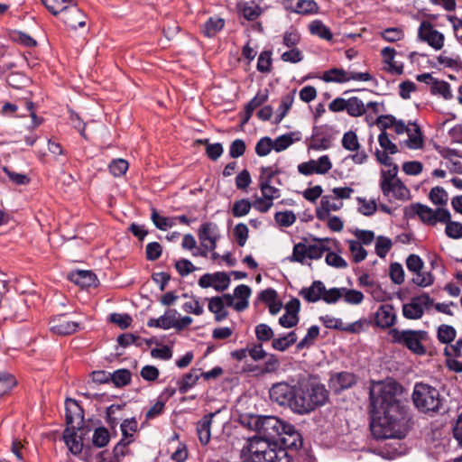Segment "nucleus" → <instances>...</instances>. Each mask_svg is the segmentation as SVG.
<instances>
[{"instance_id": "f257e3e1", "label": "nucleus", "mask_w": 462, "mask_h": 462, "mask_svg": "<svg viewBox=\"0 0 462 462\" xmlns=\"http://www.w3.org/2000/svg\"><path fill=\"white\" fill-rule=\"evenodd\" d=\"M402 390L395 381L372 383L370 429L376 439H403L411 430L412 420L409 410L399 399Z\"/></svg>"}, {"instance_id": "f03ea898", "label": "nucleus", "mask_w": 462, "mask_h": 462, "mask_svg": "<svg viewBox=\"0 0 462 462\" xmlns=\"http://www.w3.org/2000/svg\"><path fill=\"white\" fill-rule=\"evenodd\" d=\"M328 395L325 385L315 377L300 379L294 385L285 381L278 382L269 390L272 402L300 415L309 414L323 406Z\"/></svg>"}, {"instance_id": "7ed1b4c3", "label": "nucleus", "mask_w": 462, "mask_h": 462, "mask_svg": "<svg viewBox=\"0 0 462 462\" xmlns=\"http://www.w3.org/2000/svg\"><path fill=\"white\" fill-rule=\"evenodd\" d=\"M65 420L66 429L63 431V440L69 451L74 455H79L83 449V439H77L78 430L84 424V410L79 402L71 398L65 401Z\"/></svg>"}, {"instance_id": "20e7f679", "label": "nucleus", "mask_w": 462, "mask_h": 462, "mask_svg": "<svg viewBox=\"0 0 462 462\" xmlns=\"http://www.w3.org/2000/svg\"><path fill=\"white\" fill-rule=\"evenodd\" d=\"M242 462H294V458L283 448L263 440H252L247 448L241 451Z\"/></svg>"}, {"instance_id": "39448f33", "label": "nucleus", "mask_w": 462, "mask_h": 462, "mask_svg": "<svg viewBox=\"0 0 462 462\" xmlns=\"http://www.w3.org/2000/svg\"><path fill=\"white\" fill-rule=\"evenodd\" d=\"M411 399L418 411L430 415L440 412L445 402L437 388L424 383L414 385Z\"/></svg>"}, {"instance_id": "423d86ee", "label": "nucleus", "mask_w": 462, "mask_h": 462, "mask_svg": "<svg viewBox=\"0 0 462 462\" xmlns=\"http://www.w3.org/2000/svg\"><path fill=\"white\" fill-rule=\"evenodd\" d=\"M287 423L275 416L259 415L251 417L248 425L259 434V438L253 440H263L277 447V438L281 436Z\"/></svg>"}, {"instance_id": "0eeeda50", "label": "nucleus", "mask_w": 462, "mask_h": 462, "mask_svg": "<svg viewBox=\"0 0 462 462\" xmlns=\"http://www.w3.org/2000/svg\"><path fill=\"white\" fill-rule=\"evenodd\" d=\"M389 336L393 344L404 346L413 354L422 356L426 353V348L421 344L428 337L425 330L391 328Z\"/></svg>"}, {"instance_id": "6e6552de", "label": "nucleus", "mask_w": 462, "mask_h": 462, "mask_svg": "<svg viewBox=\"0 0 462 462\" xmlns=\"http://www.w3.org/2000/svg\"><path fill=\"white\" fill-rule=\"evenodd\" d=\"M328 109L334 113L346 111L347 115L352 117L362 116L365 114V106L363 100L357 97H351L348 99L337 97L328 104Z\"/></svg>"}, {"instance_id": "1a4fd4ad", "label": "nucleus", "mask_w": 462, "mask_h": 462, "mask_svg": "<svg viewBox=\"0 0 462 462\" xmlns=\"http://www.w3.org/2000/svg\"><path fill=\"white\" fill-rule=\"evenodd\" d=\"M302 445L303 439L300 433L288 422L281 432V436L277 438V448H283L293 457L292 452H298Z\"/></svg>"}, {"instance_id": "9d476101", "label": "nucleus", "mask_w": 462, "mask_h": 462, "mask_svg": "<svg viewBox=\"0 0 462 462\" xmlns=\"http://www.w3.org/2000/svg\"><path fill=\"white\" fill-rule=\"evenodd\" d=\"M434 304V300L426 292L411 298L409 303L402 305V315L407 319H420L424 314L423 308L428 309Z\"/></svg>"}, {"instance_id": "9b49d317", "label": "nucleus", "mask_w": 462, "mask_h": 462, "mask_svg": "<svg viewBox=\"0 0 462 462\" xmlns=\"http://www.w3.org/2000/svg\"><path fill=\"white\" fill-rule=\"evenodd\" d=\"M358 382V376L351 372H331L328 379V387L336 394L352 388Z\"/></svg>"}, {"instance_id": "f8f14e48", "label": "nucleus", "mask_w": 462, "mask_h": 462, "mask_svg": "<svg viewBox=\"0 0 462 462\" xmlns=\"http://www.w3.org/2000/svg\"><path fill=\"white\" fill-rule=\"evenodd\" d=\"M60 20L71 29L76 30L86 25V15L76 4L70 3L60 14Z\"/></svg>"}, {"instance_id": "ddd939ff", "label": "nucleus", "mask_w": 462, "mask_h": 462, "mask_svg": "<svg viewBox=\"0 0 462 462\" xmlns=\"http://www.w3.org/2000/svg\"><path fill=\"white\" fill-rule=\"evenodd\" d=\"M416 216H418L420 219L427 225H436L434 210L424 204L419 202L413 203L404 208V217L406 218H413Z\"/></svg>"}, {"instance_id": "4468645a", "label": "nucleus", "mask_w": 462, "mask_h": 462, "mask_svg": "<svg viewBox=\"0 0 462 462\" xmlns=\"http://www.w3.org/2000/svg\"><path fill=\"white\" fill-rule=\"evenodd\" d=\"M396 323V314L394 308L391 304H383L379 306L374 314V326L385 329L392 328Z\"/></svg>"}, {"instance_id": "2eb2a0df", "label": "nucleus", "mask_w": 462, "mask_h": 462, "mask_svg": "<svg viewBox=\"0 0 462 462\" xmlns=\"http://www.w3.org/2000/svg\"><path fill=\"white\" fill-rule=\"evenodd\" d=\"M51 331L60 336H68L75 333L79 324L75 321L69 320L66 314H60L54 317L51 321Z\"/></svg>"}, {"instance_id": "dca6fc26", "label": "nucleus", "mask_w": 462, "mask_h": 462, "mask_svg": "<svg viewBox=\"0 0 462 462\" xmlns=\"http://www.w3.org/2000/svg\"><path fill=\"white\" fill-rule=\"evenodd\" d=\"M380 187L384 196L392 195L396 199H405L409 194V189L400 179H396L393 182L388 180H381Z\"/></svg>"}, {"instance_id": "f3484780", "label": "nucleus", "mask_w": 462, "mask_h": 462, "mask_svg": "<svg viewBox=\"0 0 462 462\" xmlns=\"http://www.w3.org/2000/svg\"><path fill=\"white\" fill-rule=\"evenodd\" d=\"M68 279L81 287L97 286L98 280L92 271L77 270L68 274Z\"/></svg>"}, {"instance_id": "a211bd4d", "label": "nucleus", "mask_w": 462, "mask_h": 462, "mask_svg": "<svg viewBox=\"0 0 462 462\" xmlns=\"http://www.w3.org/2000/svg\"><path fill=\"white\" fill-rule=\"evenodd\" d=\"M215 415L216 413L214 412L206 414L197 423V433L202 445H207L210 440V428L212 424V419Z\"/></svg>"}, {"instance_id": "6ab92c4d", "label": "nucleus", "mask_w": 462, "mask_h": 462, "mask_svg": "<svg viewBox=\"0 0 462 462\" xmlns=\"http://www.w3.org/2000/svg\"><path fill=\"white\" fill-rule=\"evenodd\" d=\"M325 285L321 281H314L310 287H303L299 294L308 302H317L321 300Z\"/></svg>"}, {"instance_id": "aec40b11", "label": "nucleus", "mask_w": 462, "mask_h": 462, "mask_svg": "<svg viewBox=\"0 0 462 462\" xmlns=\"http://www.w3.org/2000/svg\"><path fill=\"white\" fill-rule=\"evenodd\" d=\"M198 236L201 245H205V243L210 239L220 238L218 226L214 222H205L201 224Z\"/></svg>"}, {"instance_id": "412c9836", "label": "nucleus", "mask_w": 462, "mask_h": 462, "mask_svg": "<svg viewBox=\"0 0 462 462\" xmlns=\"http://www.w3.org/2000/svg\"><path fill=\"white\" fill-rule=\"evenodd\" d=\"M199 371V369L192 368L177 382L180 393H186L197 383L199 379L201 377Z\"/></svg>"}, {"instance_id": "4be33fe9", "label": "nucleus", "mask_w": 462, "mask_h": 462, "mask_svg": "<svg viewBox=\"0 0 462 462\" xmlns=\"http://www.w3.org/2000/svg\"><path fill=\"white\" fill-rule=\"evenodd\" d=\"M208 310L215 314V320L217 322L226 319L228 316L223 298L220 296H215L208 300Z\"/></svg>"}, {"instance_id": "5701e85b", "label": "nucleus", "mask_w": 462, "mask_h": 462, "mask_svg": "<svg viewBox=\"0 0 462 462\" xmlns=\"http://www.w3.org/2000/svg\"><path fill=\"white\" fill-rule=\"evenodd\" d=\"M296 90L294 89L292 92L285 95L282 97L281 104L277 109L276 116L273 121V124H280L282 120L286 116L288 112L292 106L294 101V95Z\"/></svg>"}, {"instance_id": "b1692460", "label": "nucleus", "mask_w": 462, "mask_h": 462, "mask_svg": "<svg viewBox=\"0 0 462 462\" xmlns=\"http://www.w3.org/2000/svg\"><path fill=\"white\" fill-rule=\"evenodd\" d=\"M321 79L325 82L345 83L349 81V72L343 69L333 68L325 71Z\"/></svg>"}, {"instance_id": "393cba45", "label": "nucleus", "mask_w": 462, "mask_h": 462, "mask_svg": "<svg viewBox=\"0 0 462 462\" xmlns=\"http://www.w3.org/2000/svg\"><path fill=\"white\" fill-rule=\"evenodd\" d=\"M333 199L331 196H323L320 200V207L316 208V217L319 220L324 221L328 218L331 210L337 211L340 208L339 205H330V199Z\"/></svg>"}, {"instance_id": "a878e982", "label": "nucleus", "mask_w": 462, "mask_h": 462, "mask_svg": "<svg viewBox=\"0 0 462 462\" xmlns=\"http://www.w3.org/2000/svg\"><path fill=\"white\" fill-rule=\"evenodd\" d=\"M225 25V21L219 17H210L203 25L202 32L205 36L211 38L220 32Z\"/></svg>"}, {"instance_id": "bb28decb", "label": "nucleus", "mask_w": 462, "mask_h": 462, "mask_svg": "<svg viewBox=\"0 0 462 462\" xmlns=\"http://www.w3.org/2000/svg\"><path fill=\"white\" fill-rule=\"evenodd\" d=\"M414 126L413 132L411 129L410 133H407L409 138L405 141L406 145L410 149H420L423 145V136L420 126L416 123H409Z\"/></svg>"}, {"instance_id": "cd10ccee", "label": "nucleus", "mask_w": 462, "mask_h": 462, "mask_svg": "<svg viewBox=\"0 0 462 462\" xmlns=\"http://www.w3.org/2000/svg\"><path fill=\"white\" fill-rule=\"evenodd\" d=\"M311 34L327 41H331L333 34L328 27H327L320 20H315L309 25Z\"/></svg>"}, {"instance_id": "c85d7f7f", "label": "nucleus", "mask_w": 462, "mask_h": 462, "mask_svg": "<svg viewBox=\"0 0 462 462\" xmlns=\"http://www.w3.org/2000/svg\"><path fill=\"white\" fill-rule=\"evenodd\" d=\"M306 258H308V245L303 242H300L294 245L292 254L287 257V260L291 263L303 264Z\"/></svg>"}, {"instance_id": "c756f323", "label": "nucleus", "mask_w": 462, "mask_h": 462, "mask_svg": "<svg viewBox=\"0 0 462 462\" xmlns=\"http://www.w3.org/2000/svg\"><path fill=\"white\" fill-rule=\"evenodd\" d=\"M457 337V331L450 325L442 324L438 328L437 337L442 344L451 343Z\"/></svg>"}, {"instance_id": "7c9ffc66", "label": "nucleus", "mask_w": 462, "mask_h": 462, "mask_svg": "<svg viewBox=\"0 0 462 462\" xmlns=\"http://www.w3.org/2000/svg\"><path fill=\"white\" fill-rule=\"evenodd\" d=\"M110 440V433L108 430L103 426L98 427L95 430L92 443L96 448L106 447Z\"/></svg>"}, {"instance_id": "2f4dec72", "label": "nucleus", "mask_w": 462, "mask_h": 462, "mask_svg": "<svg viewBox=\"0 0 462 462\" xmlns=\"http://www.w3.org/2000/svg\"><path fill=\"white\" fill-rule=\"evenodd\" d=\"M131 372L128 369H118L111 374L110 382L116 387H124L131 382Z\"/></svg>"}, {"instance_id": "473e14b6", "label": "nucleus", "mask_w": 462, "mask_h": 462, "mask_svg": "<svg viewBox=\"0 0 462 462\" xmlns=\"http://www.w3.org/2000/svg\"><path fill=\"white\" fill-rule=\"evenodd\" d=\"M429 199L434 205L445 206L448 203V195L442 187L437 186L430 189Z\"/></svg>"}, {"instance_id": "72a5a7b5", "label": "nucleus", "mask_w": 462, "mask_h": 462, "mask_svg": "<svg viewBox=\"0 0 462 462\" xmlns=\"http://www.w3.org/2000/svg\"><path fill=\"white\" fill-rule=\"evenodd\" d=\"M431 93L433 95H440L447 100L451 99L453 97L450 90V85L446 81L439 80L437 79L433 81L431 86Z\"/></svg>"}, {"instance_id": "f704fd0d", "label": "nucleus", "mask_w": 462, "mask_h": 462, "mask_svg": "<svg viewBox=\"0 0 462 462\" xmlns=\"http://www.w3.org/2000/svg\"><path fill=\"white\" fill-rule=\"evenodd\" d=\"M151 219L153 225L160 230L165 231L174 226L172 218L161 216L155 208L152 209Z\"/></svg>"}, {"instance_id": "c9c22d12", "label": "nucleus", "mask_w": 462, "mask_h": 462, "mask_svg": "<svg viewBox=\"0 0 462 462\" xmlns=\"http://www.w3.org/2000/svg\"><path fill=\"white\" fill-rule=\"evenodd\" d=\"M213 288L217 291H226L230 284V277L225 272H216L213 273Z\"/></svg>"}, {"instance_id": "e433bc0d", "label": "nucleus", "mask_w": 462, "mask_h": 462, "mask_svg": "<svg viewBox=\"0 0 462 462\" xmlns=\"http://www.w3.org/2000/svg\"><path fill=\"white\" fill-rule=\"evenodd\" d=\"M341 143L344 149L350 152L358 151L360 148L357 135L354 131H348L345 133Z\"/></svg>"}, {"instance_id": "4c0bfd02", "label": "nucleus", "mask_w": 462, "mask_h": 462, "mask_svg": "<svg viewBox=\"0 0 462 462\" xmlns=\"http://www.w3.org/2000/svg\"><path fill=\"white\" fill-rule=\"evenodd\" d=\"M319 335V328L317 325L311 326L306 336L297 344V349L301 350L313 345L314 341Z\"/></svg>"}, {"instance_id": "58836bf2", "label": "nucleus", "mask_w": 462, "mask_h": 462, "mask_svg": "<svg viewBox=\"0 0 462 462\" xmlns=\"http://www.w3.org/2000/svg\"><path fill=\"white\" fill-rule=\"evenodd\" d=\"M393 246L392 240L389 237L379 236L376 238L375 242V254L380 258H384L386 254L389 253Z\"/></svg>"}, {"instance_id": "ea45409f", "label": "nucleus", "mask_w": 462, "mask_h": 462, "mask_svg": "<svg viewBox=\"0 0 462 462\" xmlns=\"http://www.w3.org/2000/svg\"><path fill=\"white\" fill-rule=\"evenodd\" d=\"M254 332L256 339L262 344L271 340L274 336L272 328L265 323L258 324L254 328Z\"/></svg>"}, {"instance_id": "a19ab883", "label": "nucleus", "mask_w": 462, "mask_h": 462, "mask_svg": "<svg viewBox=\"0 0 462 462\" xmlns=\"http://www.w3.org/2000/svg\"><path fill=\"white\" fill-rule=\"evenodd\" d=\"M342 298L348 304L357 305L364 300V294L360 291L342 287Z\"/></svg>"}, {"instance_id": "79ce46f5", "label": "nucleus", "mask_w": 462, "mask_h": 462, "mask_svg": "<svg viewBox=\"0 0 462 462\" xmlns=\"http://www.w3.org/2000/svg\"><path fill=\"white\" fill-rule=\"evenodd\" d=\"M444 39L442 32L434 30L430 31V35L428 37H422V42H427L430 46L438 51L442 49L444 45Z\"/></svg>"}, {"instance_id": "37998d69", "label": "nucleus", "mask_w": 462, "mask_h": 462, "mask_svg": "<svg viewBox=\"0 0 462 462\" xmlns=\"http://www.w3.org/2000/svg\"><path fill=\"white\" fill-rule=\"evenodd\" d=\"M43 5L54 15L60 14L69 4L71 0H42Z\"/></svg>"}, {"instance_id": "c03bdc74", "label": "nucleus", "mask_w": 462, "mask_h": 462, "mask_svg": "<svg viewBox=\"0 0 462 462\" xmlns=\"http://www.w3.org/2000/svg\"><path fill=\"white\" fill-rule=\"evenodd\" d=\"M252 208V203L247 199L235 201L232 208V214L235 217H241L247 215Z\"/></svg>"}, {"instance_id": "a18cd8bd", "label": "nucleus", "mask_w": 462, "mask_h": 462, "mask_svg": "<svg viewBox=\"0 0 462 462\" xmlns=\"http://www.w3.org/2000/svg\"><path fill=\"white\" fill-rule=\"evenodd\" d=\"M272 67V51H262L258 57L256 69L262 73H267L271 71Z\"/></svg>"}, {"instance_id": "49530a36", "label": "nucleus", "mask_w": 462, "mask_h": 462, "mask_svg": "<svg viewBox=\"0 0 462 462\" xmlns=\"http://www.w3.org/2000/svg\"><path fill=\"white\" fill-rule=\"evenodd\" d=\"M274 219L280 226L289 227L296 221V216L291 210L280 211L275 213Z\"/></svg>"}, {"instance_id": "de8ad7c7", "label": "nucleus", "mask_w": 462, "mask_h": 462, "mask_svg": "<svg viewBox=\"0 0 462 462\" xmlns=\"http://www.w3.org/2000/svg\"><path fill=\"white\" fill-rule=\"evenodd\" d=\"M349 250L353 254V261L356 263L366 258L367 251L357 241H349Z\"/></svg>"}, {"instance_id": "09e8293b", "label": "nucleus", "mask_w": 462, "mask_h": 462, "mask_svg": "<svg viewBox=\"0 0 462 462\" xmlns=\"http://www.w3.org/2000/svg\"><path fill=\"white\" fill-rule=\"evenodd\" d=\"M269 91L267 88L259 90L257 94L245 105L248 110L254 111L255 108L261 106L268 100Z\"/></svg>"}, {"instance_id": "8fccbe9b", "label": "nucleus", "mask_w": 462, "mask_h": 462, "mask_svg": "<svg viewBox=\"0 0 462 462\" xmlns=\"http://www.w3.org/2000/svg\"><path fill=\"white\" fill-rule=\"evenodd\" d=\"M406 266L410 272L415 273L417 276L422 271L424 263L418 254H411L406 259Z\"/></svg>"}, {"instance_id": "3c124183", "label": "nucleus", "mask_w": 462, "mask_h": 462, "mask_svg": "<svg viewBox=\"0 0 462 462\" xmlns=\"http://www.w3.org/2000/svg\"><path fill=\"white\" fill-rule=\"evenodd\" d=\"M109 321L116 324L121 329H125L130 327L133 319L127 313H111L108 318Z\"/></svg>"}, {"instance_id": "603ef678", "label": "nucleus", "mask_w": 462, "mask_h": 462, "mask_svg": "<svg viewBox=\"0 0 462 462\" xmlns=\"http://www.w3.org/2000/svg\"><path fill=\"white\" fill-rule=\"evenodd\" d=\"M389 275L394 284H402L404 282V270L401 263H392L390 265Z\"/></svg>"}, {"instance_id": "864d4df0", "label": "nucleus", "mask_w": 462, "mask_h": 462, "mask_svg": "<svg viewBox=\"0 0 462 462\" xmlns=\"http://www.w3.org/2000/svg\"><path fill=\"white\" fill-rule=\"evenodd\" d=\"M272 149H273V140L268 136L262 137L255 145V152L260 157L268 155Z\"/></svg>"}, {"instance_id": "5fc2aeb1", "label": "nucleus", "mask_w": 462, "mask_h": 462, "mask_svg": "<svg viewBox=\"0 0 462 462\" xmlns=\"http://www.w3.org/2000/svg\"><path fill=\"white\" fill-rule=\"evenodd\" d=\"M128 166L127 161L124 159H115L109 164V171L115 177H120L126 172Z\"/></svg>"}, {"instance_id": "6e6d98bb", "label": "nucleus", "mask_w": 462, "mask_h": 462, "mask_svg": "<svg viewBox=\"0 0 462 462\" xmlns=\"http://www.w3.org/2000/svg\"><path fill=\"white\" fill-rule=\"evenodd\" d=\"M356 199L361 205L360 208H358V211L364 216L370 217L376 212L377 205L375 200H366L365 199L361 197H358Z\"/></svg>"}, {"instance_id": "4d7b16f0", "label": "nucleus", "mask_w": 462, "mask_h": 462, "mask_svg": "<svg viewBox=\"0 0 462 462\" xmlns=\"http://www.w3.org/2000/svg\"><path fill=\"white\" fill-rule=\"evenodd\" d=\"M179 313L174 309H168L165 313L159 317L162 328V329H170L171 328H174V324L176 321V316H178Z\"/></svg>"}, {"instance_id": "13d9d810", "label": "nucleus", "mask_w": 462, "mask_h": 462, "mask_svg": "<svg viewBox=\"0 0 462 462\" xmlns=\"http://www.w3.org/2000/svg\"><path fill=\"white\" fill-rule=\"evenodd\" d=\"M292 134V133H290L278 136L274 141H273V150L280 152L291 145L293 143V139L291 137Z\"/></svg>"}, {"instance_id": "bf43d9fd", "label": "nucleus", "mask_w": 462, "mask_h": 462, "mask_svg": "<svg viewBox=\"0 0 462 462\" xmlns=\"http://www.w3.org/2000/svg\"><path fill=\"white\" fill-rule=\"evenodd\" d=\"M342 298V288H331L327 290L325 288V291L321 294V300H323L327 304H335L339 299Z\"/></svg>"}, {"instance_id": "052dcab7", "label": "nucleus", "mask_w": 462, "mask_h": 462, "mask_svg": "<svg viewBox=\"0 0 462 462\" xmlns=\"http://www.w3.org/2000/svg\"><path fill=\"white\" fill-rule=\"evenodd\" d=\"M266 360L264 362L263 367L261 369V374H271L274 373L280 367V361L278 357L274 354L267 353Z\"/></svg>"}, {"instance_id": "680f3d73", "label": "nucleus", "mask_w": 462, "mask_h": 462, "mask_svg": "<svg viewBox=\"0 0 462 462\" xmlns=\"http://www.w3.org/2000/svg\"><path fill=\"white\" fill-rule=\"evenodd\" d=\"M319 320L327 328L336 329L344 332V328H346L341 319H337L329 315L319 317Z\"/></svg>"}, {"instance_id": "e2e57ef3", "label": "nucleus", "mask_w": 462, "mask_h": 462, "mask_svg": "<svg viewBox=\"0 0 462 462\" xmlns=\"http://www.w3.org/2000/svg\"><path fill=\"white\" fill-rule=\"evenodd\" d=\"M233 233L238 245L244 246L247 241L249 233L246 225L244 223L237 224L235 226Z\"/></svg>"}, {"instance_id": "0e129e2a", "label": "nucleus", "mask_w": 462, "mask_h": 462, "mask_svg": "<svg viewBox=\"0 0 462 462\" xmlns=\"http://www.w3.org/2000/svg\"><path fill=\"white\" fill-rule=\"evenodd\" d=\"M175 269L181 277H184L193 273L197 268L189 260L182 258L175 262Z\"/></svg>"}, {"instance_id": "69168bd1", "label": "nucleus", "mask_w": 462, "mask_h": 462, "mask_svg": "<svg viewBox=\"0 0 462 462\" xmlns=\"http://www.w3.org/2000/svg\"><path fill=\"white\" fill-rule=\"evenodd\" d=\"M162 254V247L158 242H151L146 245L145 255L148 261H156Z\"/></svg>"}, {"instance_id": "338daca9", "label": "nucleus", "mask_w": 462, "mask_h": 462, "mask_svg": "<svg viewBox=\"0 0 462 462\" xmlns=\"http://www.w3.org/2000/svg\"><path fill=\"white\" fill-rule=\"evenodd\" d=\"M241 14L247 21H254L262 14V8L259 5H249L245 4L241 7Z\"/></svg>"}, {"instance_id": "774afa93", "label": "nucleus", "mask_w": 462, "mask_h": 462, "mask_svg": "<svg viewBox=\"0 0 462 462\" xmlns=\"http://www.w3.org/2000/svg\"><path fill=\"white\" fill-rule=\"evenodd\" d=\"M445 233L452 239L462 238V223L451 220L449 223H447Z\"/></svg>"}]
</instances>
